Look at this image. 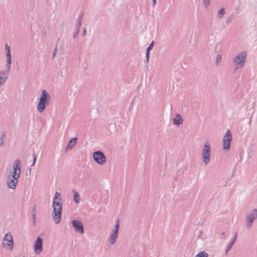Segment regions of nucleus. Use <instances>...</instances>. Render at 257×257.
Instances as JSON below:
<instances>
[{"label":"nucleus","instance_id":"nucleus-10","mask_svg":"<svg viewBox=\"0 0 257 257\" xmlns=\"http://www.w3.org/2000/svg\"><path fill=\"white\" fill-rule=\"evenodd\" d=\"M72 225L76 232H79L81 234L84 233L83 225L80 221L74 219L72 221Z\"/></svg>","mask_w":257,"mask_h":257},{"label":"nucleus","instance_id":"nucleus-18","mask_svg":"<svg viewBox=\"0 0 257 257\" xmlns=\"http://www.w3.org/2000/svg\"><path fill=\"white\" fill-rule=\"evenodd\" d=\"M236 237H237V233L236 232L235 233L234 236L231 239V240L230 241V243H228L227 245V246H226V249H225V254H227L228 251V250L231 248L232 246L233 245V244H234V243L236 241Z\"/></svg>","mask_w":257,"mask_h":257},{"label":"nucleus","instance_id":"nucleus-31","mask_svg":"<svg viewBox=\"0 0 257 257\" xmlns=\"http://www.w3.org/2000/svg\"><path fill=\"white\" fill-rule=\"evenodd\" d=\"M37 209V205L35 204L32 207V214L34 213V214H36V210Z\"/></svg>","mask_w":257,"mask_h":257},{"label":"nucleus","instance_id":"nucleus-22","mask_svg":"<svg viewBox=\"0 0 257 257\" xmlns=\"http://www.w3.org/2000/svg\"><path fill=\"white\" fill-rule=\"evenodd\" d=\"M225 13V11L224 8H222L218 11L217 17L218 19H220L222 18L223 15Z\"/></svg>","mask_w":257,"mask_h":257},{"label":"nucleus","instance_id":"nucleus-23","mask_svg":"<svg viewBox=\"0 0 257 257\" xmlns=\"http://www.w3.org/2000/svg\"><path fill=\"white\" fill-rule=\"evenodd\" d=\"M208 254L205 251L198 252L195 257H208Z\"/></svg>","mask_w":257,"mask_h":257},{"label":"nucleus","instance_id":"nucleus-13","mask_svg":"<svg viewBox=\"0 0 257 257\" xmlns=\"http://www.w3.org/2000/svg\"><path fill=\"white\" fill-rule=\"evenodd\" d=\"M10 71H7V70L4 71L2 70L0 71V87L5 83L6 81L7 80Z\"/></svg>","mask_w":257,"mask_h":257},{"label":"nucleus","instance_id":"nucleus-3","mask_svg":"<svg viewBox=\"0 0 257 257\" xmlns=\"http://www.w3.org/2000/svg\"><path fill=\"white\" fill-rule=\"evenodd\" d=\"M246 57V52L245 51H242L239 53L233 59V63L235 65V71L240 68L243 67Z\"/></svg>","mask_w":257,"mask_h":257},{"label":"nucleus","instance_id":"nucleus-32","mask_svg":"<svg viewBox=\"0 0 257 257\" xmlns=\"http://www.w3.org/2000/svg\"><path fill=\"white\" fill-rule=\"evenodd\" d=\"M33 157H34V158H33V164H32L31 166H33L36 161V155H35V154L34 153L33 154Z\"/></svg>","mask_w":257,"mask_h":257},{"label":"nucleus","instance_id":"nucleus-25","mask_svg":"<svg viewBox=\"0 0 257 257\" xmlns=\"http://www.w3.org/2000/svg\"><path fill=\"white\" fill-rule=\"evenodd\" d=\"M221 59V55L218 54L216 56V62H215V63H216V65H218V64H219L220 63Z\"/></svg>","mask_w":257,"mask_h":257},{"label":"nucleus","instance_id":"nucleus-14","mask_svg":"<svg viewBox=\"0 0 257 257\" xmlns=\"http://www.w3.org/2000/svg\"><path fill=\"white\" fill-rule=\"evenodd\" d=\"M18 182V179L17 178H8L7 180V185L9 188L11 189H14L16 188V185Z\"/></svg>","mask_w":257,"mask_h":257},{"label":"nucleus","instance_id":"nucleus-5","mask_svg":"<svg viewBox=\"0 0 257 257\" xmlns=\"http://www.w3.org/2000/svg\"><path fill=\"white\" fill-rule=\"evenodd\" d=\"M211 148L208 141H206L202 151L201 155L203 159L204 163L205 165L208 164L210 158Z\"/></svg>","mask_w":257,"mask_h":257},{"label":"nucleus","instance_id":"nucleus-15","mask_svg":"<svg viewBox=\"0 0 257 257\" xmlns=\"http://www.w3.org/2000/svg\"><path fill=\"white\" fill-rule=\"evenodd\" d=\"M77 142V138H73L69 140L68 145L65 149V151L67 152L72 149V148L76 144Z\"/></svg>","mask_w":257,"mask_h":257},{"label":"nucleus","instance_id":"nucleus-20","mask_svg":"<svg viewBox=\"0 0 257 257\" xmlns=\"http://www.w3.org/2000/svg\"><path fill=\"white\" fill-rule=\"evenodd\" d=\"M72 192L74 193V197H73L74 201H75V203H78L79 202V201H80V195H79V194L74 189H73L72 190Z\"/></svg>","mask_w":257,"mask_h":257},{"label":"nucleus","instance_id":"nucleus-27","mask_svg":"<svg viewBox=\"0 0 257 257\" xmlns=\"http://www.w3.org/2000/svg\"><path fill=\"white\" fill-rule=\"evenodd\" d=\"M204 6L205 8H207L210 5V0H203Z\"/></svg>","mask_w":257,"mask_h":257},{"label":"nucleus","instance_id":"nucleus-26","mask_svg":"<svg viewBox=\"0 0 257 257\" xmlns=\"http://www.w3.org/2000/svg\"><path fill=\"white\" fill-rule=\"evenodd\" d=\"M5 137V133L3 132L1 138L0 146H3L4 144V138Z\"/></svg>","mask_w":257,"mask_h":257},{"label":"nucleus","instance_id":"nucleus-16","mask_svg":"<svg viewBox=\"0 0 257 257\" xmlns=\"http://www.w3.org/2000/svg\"><path fill=\"white\" fill-rule=\"evenodd\" d=\"M6 70L10 71L12 64V58L11 53L6 54Z\"/></svg>","mask_w":257,"mask_h":257},{"label":"nucleus","instance_id":"nucleus-28","mask_svg":"<svg viewBox=\"0 0 257 257\" xmlns=\"http://www.w3.org/2000/svg\"><path fill=\"white\" fill-rule=\"evenodd\" d=\"M232 18H233V15L232 14H230L227 18L226 19V23L227 24H229L230 23L232 20Z\"/></svg>","mask_w":257,"mask_h":257},{"label":"nucleus","instance_id":"nucleus-35","mask_svg":"<svg viewBox=\"0 0 257 257\" xmlns=\"http://www.w3.org/2000/svg\"><path fill=\"white\" fill-rule=\"evenodd\" d=\"M86 35V30L85 28H84L83 29V32H82V35L83 36H85Z\"/></svg>","mask_w":257,"mask_h":257},{"label":"nucleus","instance_id":"nucleus-8","mask_svg":"<svg viewBox=\"0 0 257 257\" xmlns=\"http://www.w3.org/2000/svg\"><path fill=\"white\" fill-rule=\"evenodd\" d=\"M2 247H10L11 250L13 249L14 243L13 240V237L10 233H7L3 239Z\"/></svg>","mask_w":257,"mask_h":257},{"label":"nucleus","instance_id":"nucleus-11","mask_svg":"<svg viewBox=\"0 0 257 257\" xmlns=\"http://www.w3.org/2000/svg\"><path fill=\"white\" fill-rule=\"evenodd\" d=\"M232 137H231V133L229 131L227 130L226 132L225 135L224 136L223 138V149L224 150L229 149L230 148V142L231 141Z\"/></svg>","mask_w":257,"mask_h":257},{"label":"nucleus","instance_id":"nucleus-6","mask_svg":"<svg viewBox=\"0 0 257 257\" xmlns=\"http://www.w3.org/2000/svg\"><path fill=\"white\" fill-rule=\"evenodd\" d=\"M94 160L100 165H103L106 162V157L102 152L95 151L93 153Z\"/></svg>","mask_w":257,"mask_h":257},{"label":"nucleus","instance_id":"nucleus-40","mask_svg":"<svg viewBox=\"0 0 257 257\" xmlns=\"http://www.w3.org/2000/svg\"><path fill=\"white\" fill-rule=\"evenodd\" d=\"M24 257V256H23Z\"/></svg>","mask_w":257,"mask_h":257},{"label":"nucleus","instance_id":"nucleus-37","mask_svg":"<svg viewBox=\"0 0 257 257\" xmlns=\"http://www.w3.org/2000/svg\"><path fill=\"white\" fill-rule=\"evenodd\" d=\"M31 173V169H29L28 173H29V175H30Z\"/></svg>","mask_w":257,"mask_h":257},{"label":"nucleus","instance_id":"nucleus-2","mask_svg":"<svg viewBox=\"0 0 257 257\" xmlns=\"http://www.w3.org/2000/svg\"><path fill=\"white\" fill-rule=\"evenodd\" d=\"M53 219L56 224H58L61 220V215L62 212V204L60 203V202L56 200H53Z\"/></svg>","mask_w":257,"mask_h":257},{"label":"nucleus","instance_id":"nucleus-24","mask_svg":"<svg viewBox=\"0 0 257 257\" xmlns=\"http://www.w3.org/2000/svg\"><path fill=\"white\" fill-rule=\"evenodd\" d=\"M53 200H56V201L60 202V201L61 200L60 193L56 192L55 193V197H54Z\"/></svg>","mask_w":257,"mask_h":257},{"label":"nucleus","instance_id":"nucleus-34","mask_svg":"<svg viewBox=\"0 0 257 257\" xmlns=\"http://www.w3.org/2000/svg\"><path fill=\"white\" fill-rule=\"evenodd\" d=\"M79 33V32H78V31H76V32L73 34V38H76Z\"/></svg>","mask_w":257,"mask_h":257},{"label":"nucleus","instance_id":"nucleus-30","mask_svg":"<svg viewBox=\"0 0 257 257\" xmlns=\"http://www.w3.org/2000/svg\"><path fill=\"white\" fill-rule=\"evenodd\" d=\"M32 220H33V224L35 225L36 221V214H34V213H33L32 214Z\"/></svg>","mask_w":257,"mask_h":257},{"label":"nucleus","instance_id":"nucleus-9","mask_svg":"<svg viewBox=\"0 0 257 257\" xmlns=\"http://www.w3.org/2000/svg\"><path fill=\"white\" fill-rule=\"evenodd\" d=\"M119 220L117 219L115 221V224L114 228L112 230V232L111 234V236L109 237V242L111 244H114L116 242V240L118 236V230L119 228Z\"/></svg>","mask_w":257,"mask_h":257},{"label":"nucleus","instance_id":"nucleus-39","mask_svg":"<svg viewBox=\"0 0 257 257\" xmlns=\"http://www.w3.org/2000/svg\"><path fill=\"white\" fill-rule=\"evenodd\" d=\"M222 235L223 236H224V235H225V233H224V232H222Z\"/></svg>","mask_w":257,"mask_h":257},{"label":"nucleus","instance_id":"nucleus-12","mask_svg":"<svg viewBox=\"0 0 257 257\" xmlns=\"http://www.w3.org/2000/svg\"><path fill=\"white\" fill-rule=\"evenodd\" d=\"M43 239L38 237L34 244V249L37 254H39L43 250L42 247Z\"/></svg>","mask_w":257,"mask_h":257},{"label":"nucleus","instance_id":"nucleus-19","mask_svg":"<svg viewBox=\"0 0 257 257\" xmlns=\"http://www.w3.org/2000/svg\"><path fill=\"white\" fill-rule=\"evenodd\" d=\"M154 41H152V42L151 43V44H150V45L148 47L147 49V52H146V59H147V61H148L149 60V54H150V51L151 50H152L153 49V47L154 46Z\"/></svg>","mask_w":257,"mask_h":257},{"label":"nucleus","instance_id":"nucleus-36","mask_svg":"<svg viewBox=\"0 0 257 257\" xmlns=\"http://www.w3.org/2000/svg\"><path fill=\"white\" fill-rule=\"evenodd\" d=\"M153 5H155L156 4V0H152Z\"/></svg>","mask_w":257,"mask_h":257},{"label":"nucleus","instance_id":"nucleus-33","mask_svg":"<svg viewBox=\"0 0 257 257\" xmlns=\"http://www.w3.org/2000/svg\"><path fill=\"white\" fill-rule=\"evenodd\" d=\"M56 52H57V47H56V48L54 49V51L53 52V54H52V58H53L55 56Z\"/></svg>","mask_w":257,"mask_h":257},{"label":"nucleus","instance_id":"nucleus-38","mask_svg":"<svg viewBox=\"0 0 257 257\" xmlns=\"http://www.w3.org/2000/svg\"><path fill=\"white\" fill-rule=\"evenodd\" d=\"M61 77H63V72H61Z\"/></svg>","mask_w":257,"mask_h":257},{"label":"nucleus","instance_id":"nucleus-29","mask_svg":"<svg viewBox=\"0 0 257 257\" xmlns=\"http://www.w3.org/2000/svg\"><path fill=\"white\" fill-rule=\"evenodd\" d=\"M5 50L6 51V54L10 53V47L7 44L5 45Z\"/></svg>","mask_w":257,"mask_h":257},{"label":"nucleus","instance_id":"nucleus-4","mask_svg":"<svg viewBox=\"0 0 257 257\" xmlns=\"http://www.w3.org/2000/svg\"><path fill=\"white\" fill-rule=\"evenodd\" d=\"M21 163L19 160H16L13 166L12 170L10 171L8 177L18 179L21 174Z\"/></svg>","mask_w":257,"mask_h":257},{"label":"nucleus","instance_id":"nucleus-21","mask_svg":"<svg viewBox=\"0 0 257 257\" xmlns=\"http://www.w3.org/2000/svg\"><path fill=\"white\" fill-rule=\"evenodd\" d=\"M83 20V18L81 16H80L78 18V19H77V21H78V23H77V28L76 29V31H78V32H80V27H81V23H82V21Z\"/></svg>","mask_w":257,"mask_h":257},{"label":"nucleus","instance_id":"nucleus-7","mask_svg":"<svg viewBox=\"0 0 257 257\" xmlns=\"http://www.w3.org/2000/svg\"><path fill=\"white\" fill-rule=\"evenodd\" d=\"M257 218V209H253L246 217V227L248 229L252 226L253 221Z\"/></svg>","mask_w":257,"mask_h":257},{"label":"nucleus","instance_id":"nucleus-17","mask_svg":"<svg viewBox=\"0 0 257 257\" xmlns=\"http://www.w3.org/2000/svg\"><path fill=\"white\" fill-rule=\"evenodd\" d=\"M183 120L181 115L177 113L175 115V117L173 118V123L174 124L179 125L183 123Z\"/></svg>","mask_w":257,"mask_h":257},{"label":"nucleus","instance_id":"nucleus-1","mask_svg":"<svg viewBox=\"0 0 257 257\" xmlns=\"http://www.w3.org/2000/svg\"><path fill=\"white\" fill-rule=\"evenodd\" d=\"M50 96L45 90L41 91L39 102L37 105V109L39 112H42L48 103Z\"/></svg>","mask_w":257,"mask_h":257}]
</instances>
